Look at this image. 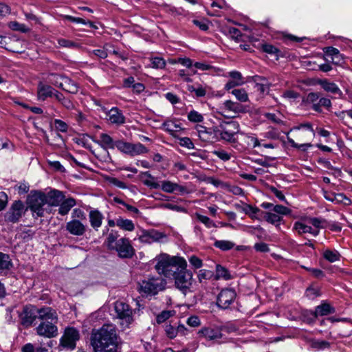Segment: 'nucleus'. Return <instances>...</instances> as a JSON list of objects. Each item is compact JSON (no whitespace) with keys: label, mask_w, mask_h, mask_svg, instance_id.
<instances>
[{"label":"nucleus","mask_w":352,"mask_h":352,"mask_svg":"<svg viewBox=\"0 0 352 352\" xmlns=\"http://www.w3.org/2000/svg\"><path fill=\"white\" fill-rule=\"evenodd\" d=\"M13 264L9 254L0 252V274H6Z\"/></svg>","instance_id":"393cba45"},{"label":"nucleus","mask_w":352,"mask_h":352,"mask_svg":"<svg viewBox=\"0 0 352 352\" xmlns=\"http://www.w3.org/2000/svg\"><path fill=\"white\" fill-rule=\"evenodd\" d=\"M27 204L34 216L41 217L44 216L45 193L41 191H32L28 197Z\"/></svg>","instance_id":"39448f33"},{"label":"nucleus","mask_w":352,"mask_h":352,"mask_svg":"<svg viewBox=\"0 0 352 352\" xmlns=\"http://www.w3.org/2000/svg\"><path fill=\"white\" fill-rule=\"evenodd\" d=\"M67 19L68 20H69L70 21L74 22V23H82V24H84V25L89 24L90 27L96 28V26L94 25V23L92 22H91V21H86L85 20H84L82 18L74 17V16H67Z\"/></svg>","instance_id":"0e129e2a"},{"label":"nucleus","mask_w":352,"mask_h":352,"mask_svg":"<svg viewBox=\"0 0 352 352\" xmlns=\"http://www.w3.org/2000/svg\"><path fill=\"white\" fill-rule=\"evenodd\" d=\"M162 126L166 131L168 132L175 138H177L175 133L181 129V127L179 124L172 121L164 122L162 124Z\"/></svg>","instance_id":"e433bc0d"},{"label":"nucleus","mask_w":352,"mask_h":352,"mask_svg":"<svg viewBox=\"0 0 352 352\" xmlns=\"http://www.w3.org/2000/svg\"><path fill=\"white\" fill-rule=\"evenodd\" d=\"M229 76L232 78V80H235L236 82H241V85L245 83L243 80L241 74L237 71L230 72L229 73Z\"/></svg>","instance_id":"338daca9"},{"label":"nucleus","mask_w":352,"mask_h":352,"mask_svg":"<svg viewBox=\"0 0 352 352\" xmlns=\"http://www.w3.org/2000/svg\"><path fill=\"white\" fill-rule=\"evenodd\" d=\"M115 311L118 317L122 320L121 325L123 327H129L133 322L132 309L129 305L122 301H117L115 303Z\"/></svg>","instance_id":"6e6552de"},{"label":"nucleus","mask_w":352,"mask_h":352,"mask_svg":"<svg viewBox=\"0 0 352 352\" xmlns=\"http://www.w3.org/2000/svg\"><path fill=\"white\" fill-rule=\"evenodd\" d=\"M335 312V309L332 307L329 304L323 303L320 305H318L316 307L315 311L314 312V316L315 317H318V316H327L329 314H333Z\"/></svg>","instance_id":"2f4dec72"},{"label":"nucleus","mask_w":352,"mask_h":352,"mask_svg":"<svg viewBox=\"0 0 352 352\" xmlns=\"http://www.w3.org/2000/svg\"><path fill=\"white\" fill-rule=\"evenodd\" d=\"M24 214V205L22 201H15L9 211L6 213V220L16 223L17 222L22 215Z\"/></svg>","instance_id":"dca6fc26"},{"label":"nucleus","mask_w":352,"mask_h":352,"mask_svg":"<svg viewBox=\"0 0 352 352\" xmlns=\"http://www.w3.org/2000/svg\"><path fill=\"white\" fill-rule=\"evenodd\" d=\"M116 226L120 229L131 232L135 229L134 223L131 220L124 219L122 217L116 219Z\"/></svg>","instance_id":"f704fd0d"},{"label":"nucleus","mask_w":352,"mask_h":352,"mask_svg":"<svg viewBox=\"0 0 352 352\" xmlns=\"http://www.w3.org/2000/svg\"><path fill=\"white\" fill-rule=\"evenodd\" d=\"M55 89L51 86L39 82L37 94L39 100H45L47 97H52Z\"/></svg>","instance_id":"a878e982"},{"label":"nucleus","mask_w":352,"mask_h":352,"mask_svg":"<svg viewBox=\"0 0 352 352\" xmlns=\"http://www.w3.org/2000/svg\"><path fill=\"white\" fill-rule=\"evenodd\" d=\"M66 78L67 77L65 76L53 74L50 76L49 81L54 86L60 88L61 86H63V82L64 81V79Z\"/></svg>","instance_id":"49530a36"},{"label":"nucleus","mask_w":352,"mask_h":352,"mask_svg":"<svg viewBox=\"0 0 352 352\" xmlns=\"http://www.w3.org/2000/svg\"><path fill=\"white\" fill-rule=\"evenodd\" d=\"M103 218L102 214L98 210H92L89 213L91 226L96 231L101 226Z\"/></svg>","instance_id":"b1692460"},{"label":"nucleus","mask_w":352,"mask_h":352,"mask_svg":"<svg viewBox=\"0 0 352 352\" xmlns=\"http://www.w3.org/2000/svg\"><path fill=\"white\" fill-rule=\"evenodd\" d=\"M233 278V276L231 275V274L229 272V271L224 267L217 265H216V270H215V275H214V279L215 280H219V279H223L226 280H230Z\"/></svg>","instance_id":"473e14b6"},{"label":"nucleus","mask_w":352,"mask_h":352,"mask_svg":"<svg viewBox=\"0 0 352 352\" xmlns=\"http://www.w3.org/2000/svg\"><path fill=\"white\" fill-rule=\"evenodd\" d=\"M265 117L271 120L272 122L276 123V124H281L283 123V120L281 119V116L279 113H267L265 114Z\"/></svg>","instance_id":"69168bd1"},{"label":"nucleus","mask_w":352,"mask_h":352,"mask_svg":"<svg viewBox=\"0 0 352 352\" xmlns=\"http://www.w3.org/2000/svg\"><path fill=\"white\" fill-rule=\"evenodd\" d=\"M214 246L222 251H227L232 249L234 246V243L226 240H217L214 243Z\"/></svg>","instance_id":"ea45409f"},{"label":"nucleus","mask_w":352,"mask_h":352,"mask_svg":"<svg viewBox=\"0 0 352 352\" xmlns=\"http://www.w3.org/2000/svg\"><path fill=\"white\" fill-rule=\"evenodd\" d=\"M198 334L209 341H217L222 338L221 331L217 328L203 327L199 331Z\"/></svg>","instance_id":"6ab92c4d"},{"label":"nucleus","mask_w":352,"mask_h":352,"mask_svg":"<svg viewBox=\"0 0 352 352\" xmlns=\"http://www.w3.org/2000/svg\"><path fill=\"white\" fill-rule=\"evenodd\" d=\"M324 52L326 56L331 58V61L335 65H340L343 61V56L340 51L333 47H327L324 48Z\"/></svg>","instance_id":"5701e85b"},{"label":"nucleus","mask_w":352,"mask_h":352,"mask_svg":"<svg viewBox=\"0 0 352 352\" xmlns=\"http://www.w3.org/2000/svg\"><path fill=\"white\" fill-rule=\"evenodd\" d=\"M324 107L326 108H329L331 107V102L330 99L324 97H320V99L317 104H314V106H312L311 108L317 111V112H321V107Z\"/></svg>","instance_id":"a19ab883"},{"label":"nucleus","mask_w":352,"mask_h":352,"mask_svg":"<svg viewBox=\"0 0 352 352\" xmlns=\"http://www.w3.org/2000/svg\"><path fill=\"white\" fill-rule=\"evenodd\" d=\"M66 230L72 235L81 236L87 231V226L84 225L79 219H72L65 225Z\"/></svg>","instance_id":"f3484780"},{"label":"nucleus","mask_w":352,"mask_h":352,"mask_svg":"<svg viewBox=\"0 0 352 352\" xmlns=\"http://www.w3.org/2000/svg\"><path fill=\"white\" fill-rule=\"evenodd\" d=\"M60 88L63 90L72 94H76L78 91V87L77 84L67 77L66 79H64V81L63 82V86H61Z\"/></svg>","instance_id":"72a5a7b5"},{"label":"nucleus","mask_w":352,"mask_h":352,"mask_svg":"<svg viewBox=\"0 0 352 352\" xmlns=\"http://www.w3.org/2000/svg\"><path fill=\"white\" fill-rule=\"evenodd\" d=\"M65 199L63 192L58 190H51L45 193V201L50 206H58Z\"/></svg>","instance_id":"a211bd4d"},{"label":"nucleus","mask_w":352,"mask_h":352,"mask_svg":"<svg viewBox=\"0 0 352 352\" xmlns=\"http://www.w3.org/2000/svg\"><path fill=\"white\" fill-rule=\"evenodd\" d=\"M148 152V150L141 143L131 144L129 155L131 156L144 154Z\"/></svg>","instance_id":"4c0bfd02"},{"label":"nucleus","mask_w":352,"mask_h":352,"mask_svg":"<svg viewBox=\"0 0 352 352\" xmlns=\"http://www.w3.org/2000/svg\"><path fill=\"white\" fill-rule=\"evenodd\" d=\"M166 281L161 277L151 278L139 283L138 290L146 295H155L160 291L164 289Z\"/></svg>","instance_id":"423d86ee"},{"label":"nucleus","mask_w":352,"mask_h":352,"mask_svg":"<svg viewBox=\"0 0 352 352\" xmlns=\"http://www.w3.org/2000/svg\"><path fill=\"white\" fill-rule=\"evenodd\" d=\"M188 118L190 122L197 123L201 122L204 120L203 116L195 110L190 111L188 113Z\"/></svg>","instance_id":"603ef678"},{"label":"nucleus","mask_w":352,"mask_h":352,"mask_svg":"<svg viewBox=\"0 0 352 352\" xmlns=\"http://www.w3.org/2000/svg\"><path fill=\"white\" fill-rule=\"evenodd\" d=\"M212 153L223 161H228L231 158V155L224 150H216L214 151Z\"/></svg>","instance_id":"680f3d73"},{"label":"nucleus","mask_w":352,"mask_h":352,"mask_svg":"<svg viewBox=\"0 0 352 352\" xmlns=\"http://www.w3.org/2000/svg\"><path fill=\"white\" fill-rule=\"evenodd\" d=\"M175 314V311H163L156 317V321L158 324L166 322Z\"/></svg>","instance_id":"09e8293b"},{"label":"nucleus","mask_w":352,"mask_h":352,"mask_svg":"<svg viewBox=\"0 0 352 352\" xmlns=\"http://www.w3.org/2000/svg\"><path fill=\"white\" fill-rule=\"evenodd\" d=\"M231 93L240 102H245L248 101V95L244 89H235Z\"/></svg>","instance_id":"79ce46f5"},{"label":"nucleus","mask_w":352,"mask_h":352,"mask_svg":"<svg viewBox=\"0 0 352 352\" xmlns=\"http://www.w3.org/2000/svg\"><path fill=\"white\" fill-rule=\"evenodd\" d=\"M273 211L278 215H288L290 214L292 210L282 205H275L273 208Z\"/></svg>","instance_id":"6e6d98bb"},{"label":"nucleus","mask_w":352,"mask_h":352,"mask_svg":"<svg viewBox=\"0 0 352 352\" xmlns=\"http://www.w3.org/2000/svg\"><path fill=\"white\" fill-rule=\"evenodd\" d=\"M79 338L80 335L77 329L74 327H67L60 339V343L64 347L74 349L76 346V342Z\"/></svg>","instance_id":"f8f14e48"},{"label":"nucleus","mask_w":352,"mask_h":352,"mask_svg":"<svg viewBox=\"0 0 352 352\" xmlns=\"http://www.w3.org/2000/svg\"><path fill=\"white\" fill-rule=\"evenodd\" d=\"M179 144L183 147H186L188 149L194 148V144L189 138H178Z\"/></svg>","instance_id":"052dcab7"},{"label":"nucleus","mask_w":352,"mask_h":352,"mask_svg":"<svg viewBox=\"0 0 352 352\" xmlns=\"http://www.w3.org/2000/svg\"><path fill=\"white\" fill-rule=\"evenodd\" d=\"M107 181L111 185L118 187L121 189H126L127 188L126 184L119 180L116 177H109L107 178Z\"/></svg>","instance_id":"13d9d810"},{"label":"nucleus","mask_w":352,"mask_h":352,"mask_svg":"<svg viewBox=\"0 0 352 352\" xmlns=\"http://www.w3.org/2000/svg\"><path fill=\"white\" fill-rule=\"evenodd\" d=\"M320 97V94L318 92H311L307 96V102L312 104V106L317 104Z\"/></svg>","instance_id":"bf43d9fd"},{"label":"nucleus","mask_w":352,"mask_h":352,"mask_svg":"<svg viewBox=\"0 0 352 352\" xmlns=\"http://www.w3.org/2000/svg\"><path fill=\"white\" fill-rule=\"evenodd\" d=\"M317 84L320 85L324 90L334 94L341 95L342 91L336 84L328 81L326 79L317 80Z\"/></svg>","instance_id":"cd10ccee"},{"label":"nucleus","mask_w":352,"mask_h":352,"mask_svg":"<svg viewBox=\"0 0 352 352\" xmlns=\"http://www.w3.org/2000/svg\"><path fill=\"white\" fill-rule=\"evenodd\" d=\"M160 187L167 193H172L175 191H178L181 194L188 192L186 187L168 180L162 181Z\"/></svg>","instance_id":"aec40b11"},{"label":"nucleus","mask_w":352,"mask_h":352,"mask_svg":"<svg viewBox=\"0 0 352 352\" xmlns=\"http://www.w3.org/2000/svg\"><path fill=\"white\" fill-rule=\"evenodd\" d=\"M188 260L190 265L195 269L201 268L203 266L202 260L195 255L191 256Z\"/></svg>","instance_id":"e2e57ef3"},{"label":"nucleus","mask_w":352,"mask_h":352,"mask_svg":"<svg viewBox=\"0 0 352 352\" xmlns=\"http://www.w3.org/2000/svg\"><path fill=\"white\" fill-rule=\"evenodd\" d=\"M324 258L329 262H335L340 259V254L336 250H327L323 253Z\"/></svg>","instance_id":"a18cd8bd"},{"label":"nucleus","mask_w":352,"mask_h":352,"mask_svg":"<svg viewBox=\"0 0 352 352\" xmlns=\"http://www.w3.org/2000/svg\"><path fill=\"white\" fill-rule=\"evenodd\" d=\"M239 132V124L237 122L230 121L221 124L219 129L217 128V133L221 135V138L230 142H235V135Z\"/></svg>","instance_id":"0eeeda50"},{"label":"nucleus","mask_w":352,"mask_h":352,"mask_svg":"<svg viewBox=\"0 0 352 352\" xmlns=\"http://www.w3.org/2000/svg\"><path fill=\"white\" fill-rule=\"evenodd\" d=\"M164 331L168 338L173 339L178 334L185 336L187 329L184 324H180L179 320H171L170 323L165 324Z\"/></svg>","instance_id":"ddd939ff"},{"label":"nucleus","mask_w":352,"mask_h":352,"mask_svg":"<svg viewBox=\"0 0 352 352\" xmlns=\"http://www.w3.org/2000/svg\"><path fill=\"white\" fill-rule=\"evenodd\" d=\"M118 343L116 329L113 324H104L91 333V344L94 352H115Z\"/></svg>","instance_id":"f257e3e1"},{"label":"nucleus","mask_w":352,"mask_h":352,"mask_svg":"<svg viewBox=\"0 0 352 352\" xmlns=\"http://www.w3.org/2000/svg\"><path fill=\"white\" fill-rule=\"evenodd\" d=\"M151 65L153 68L163 69L166 66V61L161 57H154L151 59Z\"/></svg>","instance_id":"5fc2aeb1"},{"label":"nucleus","mask_w":352,"mask_h":352,"mask_svg":"<svg viewBox=\"0 0 352 352\" xmlns=\"http://www.w3.org/2000/svg\"><path fill=\"white\" fill-rule=\"evenodd\" d=\"M58 44L60 47L68 48H78L80 45L72 41L67 40L65 38H60L58 40Z\"/></svg>","instance_id":"4d7b16f0"},{"label":"nucleus","mask_w":352,"mask_h":352,"mask_svg":"<svg viewBox=\"0 0 352 352\" xmlns=\"http://www.w3.org/2000/svg\"><path fill=\"white\" fill-rule=\"evenodd\" d=\"M196 129L199 138L204 142L212 141L214 138V133L217 132V128L207 129L202 125H197Z\"/></svg>","instance_id":"4be33fe9"},{"label":"nucleus","mask_w":352,"mask_h":352,"mask_svg":"<svg viewBox=\"0 0 352 352\" xmlns=\"http://www.w3.org/2000/svg\"><path fill=\"white\" fill-rule=\"evenodd\" d=\"M235 298L236 292L234 289H222L217 297V305L222 309H227L233 302Z\"/></svg>","instance_id":"4468645a"},{"label":"nucleus","mask_w":352,"mask_h":352,"mask_svg":"<svg viewBox=\"0 0 352 352\" xmlns=\"http://www.w3.org/2000/svg\"><path fill=\"white\" fill-rule=\"evenodd\" d=\"M107 116L108 117V120L114 124H122L125 122V117L122 114V111H120L117 107H113L109 111L106 112Z\"/></svg>","instance_id":"412c9836"},{"label":"nucleus","mask_w":352,"mask_h":352,"mask_svg":"<svg viewBox=\"0 0 352 352\" xmlns=\"http://www.w3.org/2000/svg\"><path fill=\"white\" fill-rule=\"evenodd\" d=\"M38 318L41 322L35 329L37 335L47 338H56L58 335L57 327L58 318L54 309L50 307L41 308Z\"/></svg>","instance_id":"f03ea898"},{"label":"nucleus","mask_w":352,"mask_h":352,"mask_svg":"<svg viewBox=\"0 0 352 352\" xmlns=\"http://www.w3.org/2000/svg\"><path fill=\"white\" fill-rule=\"evenodd\" d=\"M294 229L296 230L299 234L309 233L313 236H317L319 232L318 230L314 229L311 227L299 221L294 223Z\"/></svg>","instance_id":"c756f323"},{"label":"nucleus","mask_w":352,"mask_h":352,"mask_svg":"<svg viewBox=\"0 0 352 352\" xmlns=\"http://www.w3.org/2000/svg\"><path fill=\"white\" fill-rule=\"evenodd\" d=\"M195 216L196 218L208 228H216L215 223L211 220L209 217L202 215L199 213H195Z\"/></svg>","instance_id":"c03bdc74"},{"label":"nucleus","mask_w":352,"mask_h":352,"mask_svg":"<svg viewBox=\"0 0 352 352\" xmlns=\"http://www.w3.org/2000/svg\"><path fill=\"white\" fill-rule=\"evenodd\" d=\"M252 79L256 82V87L258 91L262 94L268 92L271 84L268 82L267 80L265 77L254 76L252 77Z\"/></svg>","instance_id":"c85d7f7f"},{"label":"nucleus","mask_w":352,"mask_h":352,"mask_svg":"<svg viewBox=\"0 0 352 352\" xmlns=\"http://www.w3.org/2000/svg\"><path fill=\"white\" fill-rule=\"evenodd\" d=\"M40 310L41 308L38 309L32 305L25 306L22 312L19 314L21 324L26 327L32 326L38 318Z\"/></svg>","instance_id":"1a4fd4ad"},{"label":"nucleus","mask_w":352,"mask_h":352,"mask_svg":"<svg viewBox=\"0 0 352 352\" xmlns=\"http://www.w3.org/2000/svg\"><path fill=\"white\" fill-rule=\"evenodd\" d=\"M8 27L14 31H18L23 33H26L30 31V29L23 23L17 21H11L8 23Z\"/></svg>","instance_id":"37998d69"},{"label":"nucleus","mask_w":352,"mask_h":352,"mask_svg":"<svg viewBox=\"0 0 352 352\" xmlns=\"http://www.w3.org/2000/svg\"><path fill=\"white\" fill-rule=\"evenodd\" d=\"M166 237L163 232L155 230H143L138 239L144 243L151 244L154 242H160Z\"/></svg>","instance_id":"2eb2a0df"},{"label":"nucleus","mask_w":352,"mask_h":352,"mask_svg":"<svg viewBox=\"0 0 352 352\" xmlns=\"http://www.w3.org/2000/svg\"><path fill=\"white\" fill-rule=\"evenodd\" d=\"M118 234L116 232H113V231L108 234L104 241V244L109 250H114L115 246L117 245V242L118 240Z\"/></svg>","instance_id":"58836bf2"},{"label":"nucleus","mask_w":352,"mask_h":352,"mask_svg":"<svg viewBox=\"0 0 352 352\" xmlns=\"http://www.w3.org/2000/svg\"><path fill=\"white\" fill-rule=\"evenodd\" d=\"M155 270L160 274L168 277L173 274V267L187 268V262L179 256H170L167 254H161L155 257Z\"/></svg>","instance_id":"7ed1b4c3"},{"label":"nucleus","mask_w":352,"mask_h":352,"mask_svg":"<svg viewBox=\"0 0 352 352\" xmlns=\"http://www.w3.org/2000/svg\"><path fill=\"white\" fill-rule=\"evenodd\" d=\"M131 143L126 142L122 140L116 141V146L120 151L129 155Z\"/></svg>","instance_id":"8fccbe9b"},{"label":"nucleus","mask_w":352,"mask_h":352,"mask_svg":"<svg viewBox=\"0 0 352 352\" xmlns=\"http://www.w3.org/2000/svg\"><path fill=\"white\" fill-rule=\"evenodd\" d=\"M91 53L100 58H105L106 57H107L108 55V49L103 48L94 50L92 51Z\"/></svg>","instance_id":"774afa93"},{"label":"nucleus","mask_w":352,"mask_h":352,"mask_svg":"<svg viewBox=\"0 0 352 352\" xmlns=\"http://www.w3.org/2000/svg\"><path fill=\"white\" fill-rule=\"evenodd\" d=\"M119 257L122 258H131L135 254V250L129 239L122 237L118 240L114 250Z\"/></svg>","instance_id":"9d476101"},{"label":"nucleus","mask_w":352,"mask_h":352,"mask_svg":"<svg viewBox=\"0 0 352 352\" xmlns=\"http://www.w3.org/2000/svg\"><path fill=\"white\" fill-rule=\"evenodd\" d=\"M176 288L186 294L193 283V274L186 268L178 267L173 274Z\"/></svg>","instance_id":"20e7f679"},{"label":"nucleus","mask_w":352,"mask_h":352,"mask_svg":"<svg viewBox=\"0 0 352 352\" xmlns=\"http://www.w3.org/2000/svg\"><path fill=\"white\" fill-rule=\"evenodd\" d=\"M213 272L210 270H201L199 271L197 274L198 280L200 283H202L204 280L210 279L213 276Z\"/></svg>","instance_id":"864d4df0"},{"label":"nucleus","mask_w":352,"mask_h":352,"mask_svg":"<svg viewBox=\"0 0 352 352\" xmlns=\"http://www.w3.org/2000/svg\"><path fill=\"white\" fill-rule=\"evenodd\" d=\"M263 213L264 214V219L270 223L275 224L279 223L282 220V218L275 213L270 212H265Z\"/></svg>","instance_id":"de8ad7c7"},{"label":"nucleus","mask_w":352,"mask_h":352,"mask_svg":"<svg viewBox=\"0 0 352 352\" xmlns=\"http://www.w3.org/2000/svg\"><path fill=\"white\" fill-rule=\"evenodd\" d=\"M76 204V200L73 198L63 199L59 204L58 213L63 216L67 214Z\"/></svg>","instance_id":"7c9ffc66"},{"label":"nucleus","mask_w":352,"mask_h":352,"mask_svg":"<svg viewBox=\"0 0 352 352\" xmlns=\"http://www.w3.org/2000/svg\"><path fill=\"white\" fill-rule=\"evenodd\" d=\"M223 114L226 117L234 118L239 113L246 112L245 107L241 104L232 100L225 101L221 107Z\"/></svg>","instance_id":"9b49d317"},{"label":"nucleus","mask_w":352,"mask_h":352,"mask_svg":"<svg viewBox=\"0 0 352 352\" xmlns=\"http://www.w3.org/2000/svg\"><path fill=\"white\" fill-rule=\"evenodd\" d=\"M141 175L142 177H146V179L143 180L144 185L149 187L150 188L157 189L160 188V184L155 182V177L152 176L148 171L142 172Z\"/></svg>","instance_id":"c9c22d12"},{"label":"nucleus","mask_w":352,"mask_h":352,"mask_svg":"<svg viewBox=\"0 0 352 352\" xmlns=\"http://www.w3.org/2000/svg\"><path fill=\"white\" fill-rule=\"evenodd\" d=\"M302 129H305L307 131L310 138L314 136V130L312 127V125L310 123L301 124L299 126H295L293 129H292V131H300Z\"/></svg>","instance_id":"3c124183"},{"label":"nucleus","mask_w":352,"mask_h":352,"mask_svg":"<svg viewBox=\"0 0 352 352\" xmlns=\"http://www.w3.org/2000/svg\"><path fill=\"white\" fill-rule=\"evenodd\" d=\"M100 139L95 141L96 144L100 145L104 149L114 148L116 146V141L107 133H102L99 135Z\"/></svg>","instance_id":"bb28decb"}]
</instances>
